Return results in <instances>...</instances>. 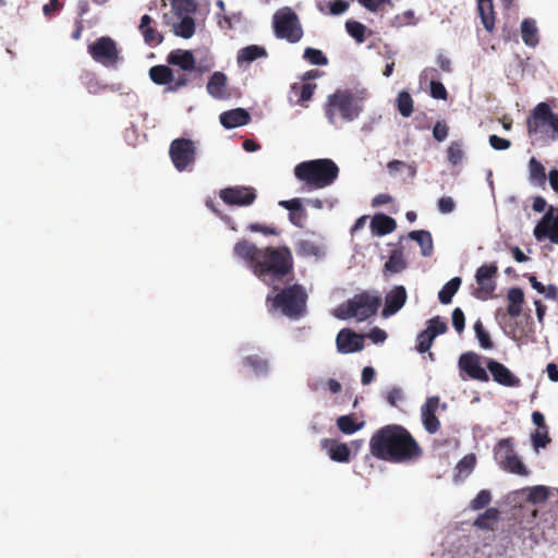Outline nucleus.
I'll list each match as a JSON object with an SVG mask.
<instances>
[{"instance_id": "f257e3e1", "label": "nucleus", "mask_w": 558, "mask_h": 558, "mask_svg": "<svg viewBox=\"0 0 558 558\" xmlns=\"http://www.w3.org/2000/svg\"><path fill=\"white\" fill-rule=\"evenodd\" d=\"M233 253L247 263L253 274L267 284L282 281L293 274V257L287 246L258 248L247 240H240Z\"/></svg>"}, {"instance_id": "f03ea898", "label": "nucleus", "mask_w": 558, "mask_h": 558, "mask_svg": "<svg viewBox=\"0 0 558 558\" xmlns=\"http://www.w3.org/2000/svg\"><path fill=\"white\" fill-rule=\"evenodd\" d=\"M369 452L378 460L407 463L418 460L423 450L411 433L398 424L377 429L369 439Z\"/></svg>"}, {"instance_id": "7ed1b4c3", "label": "nucleus", "mask_w": 558, "mask_h": 558, "mask_svg": "<svg viewBox=\"0 0 558 558\" xmlns=\"http://www.w3.org/2000/svg\"><path fill=\"white\" fill-rule=\"evenodd\" d=\"M339 171L332 159L322 158L300 162L294 168V175L303 183V190L310 192L332 185Z\"/></svg>"}, {"instance_id": "20e7f679", "label": "nucleus", "mask_w": 558, "mask_h": 558, "mask_svg": "<svg viewBox=\"0 0 558 558\" xmlns=\"http://www.w3.org/2000/svg\"><path fill=\"white\" fill-rule=\"evenodd\" d=\"M277 290V288H274ZM307 293L302 284L294 283L282 289H278L275 295L266 296L268 312H279L283 316L299 320L307 313Z\"/></svg>"}, {"instance_id": "39448f33", "label": "nucleus", "mask_w": 558, "mask_h": 558, "mask_svg": "<svg viewBox=\"0 0 558 558\" xmlns=\"http://www.w3.org/2000/svg\"><path fill=\"white\" fill-rule=\"evenodd\" d=\"M363 111V100L349 89H337L327 98L325 114L331 124L352 122Z\"/></svg>"}, {"instance_id": "423d86ee", "label": "nucleus", "mask_w": 558, "mask_h": 558, "mask_svg": "<svg viewBox=\"0 0 558 558\" xmlns=\"http://www.w3.org/2000/svg\"><path fill=\"white\" fill-rule=\"evenodd\" d=\"M379 305L380 299L378 296L362 292L341 303L333 311V315L339 319L356 318L363 322L375 315Z\"/></svg>"}, {"instance_id": "0eeeda50", "label": "nucleus", "mask_w": 558, "mask_h": 558, "mask_svg": "<svg viewBox=\"0 0 558 558\" xmlns=\"http://www.w3.org/2000/svg\"><path fill=\"white\" fill-rule=\"evenodd\" d=\"M526 128L530 136L548 135L551 140H556L558 138V114L551 111L547 102H539L527 117Z\"/></svg>"}, {"instance_id": "6e6552de", "label": "nucleus", "mask_w": 558, "mask_h": 558, "mask_svg": "<svg viewBox=\"0 0 558 558\" xmlns=\"http://www.w3.org/2000/svg\"><path fill=\"white\" fill-rule=\"evenodd\" d=\"M514 447L515 442L512 437L499 439L493 450L494 460L501 470L508 473L527 476L530 472L518 456Z\"/></svg>"}, {"instance_id": "1a4fd4ad", "label": "nucleus", "mask_w": 558, "mask_h": 558, "mask_svg": "<svg viewBox=\"0 0 558 558\" xmlns=\"http://www.w3.org/2000/svg\"><path fill=\"white\" fill-rule=\"evenodd\" d=\"M275 36L290 44L299 43L303 37V28L298 14L289 7H283L272 16Z\"/></svg>"}, {"instance_id": "9d476101", "label": "nucleus", "mask_w": 558, "mask_h": 558, "mask_svg": "<svg viewBox=\"0 0 558 558\" xmlns=\"http://www.w3.org/2000/svg\"><path fill=\"white\" fill-rule=\"evenodd\" d=\"M169 155L174 168L182 172L194 165L196 160V147L194 142L189 138H175L169 147Z\"/></svg>"}, {"instance_id": "9b49d317", "label": "nucleus", "mask_w": 558, "mask_h": 558, "mask_svg": "<svg viewBox=\"0 0 558 558\" xmlns=\"http://www.w3.org/2000/svg\"><path fill=\"white\" fill-rule=\"evenodd\" d=\"M497 275L498 266L496 263L480 266L475 274L476 288L474 289L473 295L483 301L493 298L496 290Z\"/></svg>"}, {"instance_id": "f8f14e48", "label": "nucleus", "mask_w": 558, "mask_h": 558, "mask_svg": "<svg viewBox=\"0 0 558 558\" xmlns=\"http://www.w3.org/2000/svg\"><path fill=\"white\" fill-rule=\"evenodd\" d=\"M92 58L106 66L113 65L119 59V51L113 39L100 37L88 46Z\"/></svg>"}, {"instance_id": "ddd939ff", "label": "nucleus", "mask_w": 558, "mask_h": 558, "mask_svg": "<svg viewBox=\"0 0 558 558\" xmlns=\"http://www.w3.org/2000/svg\"><path fill=\"white\" fill-rule=\"evenodd\" d=\"M533 233L538 241L549 239L553 243L558 244V207L549 206L535 226Z\"/></svg>"}, {"instance_id": "4468645a", "label": "nucleus", "mask_w": 558, "mask_h": 558, "mask_svg": "<svg viewBox=\"0 0 558 558\" xmlns=\"http://www.w3.org/2000/svg\"><path fill=\"white\" fill-rule=\"evenodd\" d=\"M458 366L461 372H464L471 379L487 383L489 375L481 364V355L475 352H466L460 355Z\"/></svg>"}, {"instance_id": "2eb2a0df", "label": "nucleus", "mask_w": 558, "mask_h": 558, "mask_svg": "<svg viewBox=\"0 0 558 558\" xmlns=\"http://www.w3.org/2000/svg\"><path fill=\"white\" fill-rule=\"evenodd\" d=\"M219 196L228 205L250 206L256 199V191L250 186L238 185L222 189Z\"/></svg>"}, {"instance_id": "dca6fc26", "label": "nucleus", "mask_w": 558, "mask_h": 558, "mask_svg": "<svg viewBox=\"0 0 558 558\" xmlns=\"http://www.w3.org/2000/svg\"><path fill=\"white\" fill-rule=\"evenodd\" d=\"M486 367L492 375V378L497 384L505 386V387H519L521 384V380L519 377H517L507 366H505L502 363L493 360L487 359L486 360Z\"/></svg>"}, {"instance_id": "f3484780", "label": "nucleus", "mask_w": 558, "mask_h": 558, "mask_svg": "<svg viewBox=\"0 0 558 558\" xmlns=\"http://www.w3.org/2000/svg\"><path fill=\"white\" fill-rule=\"evenodd\" d=\"M336 344L340 353L357 352L364 348V337L351 329L344 328L338 332Z\"/></svg>"}, {"instance_id": "a211bd4d", "label": "nucleus", "mask_w": 558, "mask_h": 558, "mask_svg": "<svg viewBox=\"0 0 558 558\" xmlns=\"http://www.w3.org/2000/svg\"><path fill=\"white\" fill-rule=\"evenodd\" d=\"M439 407L438 397H429L421 409L422 422L425 430L428 434H435L440 428V421L436 416V411Z\"/></svg>"}, {"instance_id": "6ab92c4d", "label": "nucleus", "mask_w": 558, "mask_h": 558, "mask_svg": "<svg viewBox=\"0 0 558 558\" xmlns=\"http://www.w3.org/2000/svg\"><path fill=\"white\" fill-rule=\"evenodd\" d=\"M408 299L407 290L403 286H395L385 298V306L383 316L389 317L399 312L405 304Z\"/></svg>"}, {"instance_id": "aec40b11", "label": "nucleus", "mask_w": 558, "mask_h": 558, "mask_svg": "<svg viewBox=\"0 0 558 558\" xmlns=\"http://www.w3.org/2000/svg\"><path fill=\"white\" fill-rule=\"evenodd\" d=\"M322 449L327 452L329 458L339 463H348L351 460V450L344 442L336 439L324 438L320 441Z\"/></svg>"}, {"instance_id": "412c9836", "label": "nucleus", "mask_w": 558, "mask_h": 558, "mask_svg": "<svg viewBox=\"0 0 558 558\" xmlns=\"http://www.w3.org/2000/svg\"><path fill=\"white\" fill-rule=\"evenodd\" d=\"M167 62L173 66H178L181 71H197L202 73V69L197 68L196 59L191 50L175 49L167 56Z\"/></svg>"}, {"instance_id": "4be33fe9", "label": "nucleus", "mask_w": 558, "mask_h": 558, "mask_svg": "<svg viewBox=\"0 0 558 558\" xmlns=\"http://www.w3.org/2000/svg\"><path fill=\"white\" fill-rule=\"evenodd\" d=\"M153 19L148 14L141 17L138 31L144 38V43L149 47H156L163 40V35L153 25Z\"/></svg>"}, {"instance_id": "5701e85b", "label": "nucleus", "mask_w": 558, "mask_h": 558, "mask_svg": "<svg viewBox=\"0 0 558 558\" xmlns=\"http://www.w3.org/2000/svg\"><path fill=\"white\" fill-rule=\"evenodd\" d=\"M219 120L226 129H234L246 125L251 121V116L245 109L236 108L222 112Z\"/></svg>"}, {"instance_id": "b1692460", "label": "nucleus", "mask_w": 558, "mask_h": 558, "mask_svg": "<svg viewBox=\"0 0 558 558\" xmlns=\"http://www.w3.org/2000/svg\"><path fill=\"white\" fill-rule=\"evenodd\" d=\"M507 313L502 314L501 317L505 318L507 315L513 318L519 317L522 313L524 304L523 290L519 287L510 288L507 292Z\"/></svg>"}, {"instance_id": "393cba45", "label": "nucleus", "mask_w": 558, "mask_h": 558, "mask_svg": "<svg viewBox=\"0 0 558 558\" xmlns=\"http://www.w3.org/2000/svg\"><path fill=\"white\" fill-rule=\"evenodd\" d=\"M408 264L403 255L402 247H397L391 251L388 260L384 265V275L392 276L402 272Z\"/></svg>"}, {"instance_id": "a878e982", "label": "nucleus", "mask_w": 558, "mask_h": 558, "mask_svg": "<svg viewBox=\"0 0 558 558\" xmlns=\"http://www.w3.org/2000/svg\"><path fill=\"white\" fill-rule=\"evenodd\" d=\"M477 12L484 28L492 33L495 28V10L493 0H477Z\"/></svg>"}, {"instance_id": "bb28decb", "label": "nucleus", "mask_w": 558, "mask_h": 558, "mask_svg": "<svg viewBox=\"0 0 558 558\" xmlns=\"http://www.w3.org/2000/svg\"><path fill=\"white\" fill-rule=\"evenodd\" d=\"M371 228L375 234L386 235L396 230L397 222L390 216L385 214H377L371 221Z\"/></svg>"}, {"instance_id": "cd10ccee", "label": "nucleus", "mask_w": 558, "mask_h": 558, "mask_svg": "<svg viewBox=\"0 0 558 558\" xmlns=\"http://www.w3.org/2000/svg\"><path fill=\"white\" fill-rule=\"evenodd\" d=\"M408 236L417 242L421 247V254L425 257H429L434 253V242L429 231L427 230H414L411 231Z\"/></svg>"}, {"instance_id": "c85d7f7f", "label": "nucleus", "mask_w": 558, "mask_h": 558, "mask_svg": "<svg viewBox=\"0 0 558 558\" xmlns=\"http://www.w3.org/2000/svg\"><path fill=\"white\" fill-rule=\"evenodd\" d=\"M227 75L222 72H215L207 83V92L210 96L221 99L226 96Z\"/></svg>"}, {"instance_id": "c756f323", "label": "nucleus", "mask_w": 558, "mask_h": 558, "mask_svg": "<svg viewBox=\"0 0 558 558\" xmlns=\"http://www.w3.org/2000/svg\"><path fill=\"white\" fill-rule=\"evenodd\" d=\"M529 180L532 184L539 187H544L546 184L545 167L535 157H532L529 161Z\"/></svg>"}, {"instance_id": "7c9ffc66", "label": "nucleus", "mask_w": 558, "mask_h": 558, "mask_svg": "<svg viewBox=\"0 0 558 558\" xmlns=\"http://www.w3.org/2000/svg\"><path fill=\"white\" fill-rule=\"evenodd\" d=\"M521 36L523 43L529 47H535L538 44V29L532 19H524L521 23Z\"/></svg>"}, {"instance_id": "2f4dec72", "label": "nucleus", "mask_w": 558, "mask_h": 558, "mask_svg": "<svg viewBox=\"0 0 558 558\" xmlns=\"http://www.w3.org/2000/svg\"><path fill=\"white\" fill-rule=\"evenodd\" d=\"M149 77L157 85H170L173 81V70L168 65H154L149 69Z\"/></svg>"}, {"instance_id": "473e14b6", "label": "nucleus", "mask_w": 558, "mask_h": 558, "mask_svg": "<svg viewBox=\"0 0 558 558\" xmlns=\"http://www.w3.org/2000/svg\"><path fill=\"white\" fill-rule=\"evenodd\" d=\"M267 51L264 47L257 45H250L242 48L238 53V63H251L259 58L266 57Z\"/></svg>"}, {"instance_id": "72a5a7b5", "label": "nucleus", "mask_w": 558, "mask_h": 558, "mask_svg": "<svg viewBox=\"0 0 558 558\" xmlns=\"http://www.w3.org/2000/svg\"><path fill=\"white\" fill-rule=\"evenodd\" d=\"M242 364L252 368L256 376H265L269 371L268 361L257 354L245 356Z\"/></svg>"}, {"instance_id": "f704fd0d", "label": "nucleus", "mask_w": 558, "mask_h": 558, "mask_svg": "<svg viewBox=\"0 0 558 558\" xmlns=\"http://www.w3.org/2000/svg\"><path fill=\"white\" fill-rule=\"evenodd\" d=\"M499 510L496 508H488L484 513L480 514L474 525L482 530H489L498 522Z\"/></svg>"}, {"instance_id": "c9c22d12", "label": "nucleus", "mask_w": 558, "mask_h": 558, "mask_svg": "<svg viewBox=\"0 0 558 558\" xmlns=\"http://www.w3.org/2000/svg\"><path fill=\"white\" fill-rule=\"evenodd\" d=\"M461 282L460 277L450 279L438 293L439 302L441 304H449L452 301L453 295L459 290Z\"/></svg>"}, {"instance_id": "e433bc0d", "label": "nucleus", "mask_w": 558, "mask_h": 558, "mask_svg": "<svg viewBox=\"0 0 558 558\" xmlns=\"http://www.w3.org/2000/svg\"><path fill=\"white\" fill-rule=\"evenodd\" d=\"M173 32L177 36L189 39L195 33V21L192 16L185 15L182 20L173 25Z\"/></svg>"}, {"instance_id": "4c0bfd02", "label": "nucleus", "mask_w": 558, "mask_h": 558, "mask_svg": "<svg viewBox=\"0 0 558 558\" xmlns=\"http://www.w3.org/2000/svg\"><path fill=\"white\" fill-rule=\"evenodd\" d=\"M364 422H356L355 417L351 415H341L337 418V426L343 434L351 435L360 430Z\"/></svg>"}, {"instance_id": "58836bf2", "label": "nucleus", "mask_w": 558, "mask_h": 558, "mask_svg": "<svg viewBox=\"0 0 558 558\" xmlns=\"http://www.w3.org/2000/svg\"><path fill=\"white\" fill-rule=\"evenodd\" d=\"M413 104H414L413 98L410 95V93H408L407 90H401L398 94L397 108H398L399 113L402 117L409 118L413 113V110H414Z\"/></svg>"}, {"instance_id": "ea45409f", "label": "nucleus", "mask_w": 558, "mask_h": 558, "mask_svg": "<svg viewBox=\"0 0 558 558\" xmlns=\"http://www.w3.org/2000/svg\"><path fill=\"white\" fill-rule=\"evenodd\" d=\"M195 71H174L173 70V81L168 86V90L177 92L181 89L182 87H185L190 84L192 81V73Z\"/></svg>"}, {"instance_id": "a19ab883", "label": "nucleus", "mask_w": 558, "mask_h": 558, "mask_svg": "<svg viewBox=\"0 0 558 558\" xmlns=\"http://www.w3.org/2000/svg\"><path fill=\"white\" fill-rule=\"evenodd\" d=\"M345 29L348 34L353 37L359 44L365 41L367 28L364 24L357 21H347Z\"/></svg>"}, {"instance_id": "79ce46f5", "label": "nucleus", "mask_w": 558, "mask_h": 558, "mask_svg": "<svg viewBox=\"0 0 558 558\" xmlns=\"http://www.w3.org/2000/svg\"><path fill=\"white\" fill-rule=\"evenodd\" d=\"M298 255L303 257L319 256L320 247L310 240H301L295 245Z\"/></svg>"}, {"instance_id": "37998d69", "label": "nucleus", "mask_w": 558, "mask_h": 558, "mask_svg": "<svg viewBox=\"0 0 558 558\" xmlns=\"http://www.w3.org/2000/svg\"><path fill=\"white\" fill-rule=\"evenodd\" d=\"M475 336L480 342L481 348L490 350L494 348V342L490 339L489 332L485 330L481 319H477L474 324Z\"/></svg>"}, {"instance_id": "c03bdc74", "label": "nucleus", "mask_w": 558, "mask_h": 558, "mask_svg": "<svg viewBox=\"0 0 558 558\" xmlns=\"http://www.w3.org/2000/svg\"><path fill=\"white\" fill-rule=\"evenodd\" d=\"M531 440L535 451H538L542 448H546V446L550 442L547 428H539L534 430L531 434Z\"/></svg>"}, {"instance_id": "a18cd8bd", "label": "nucleus", "mask_w": 558, "mask_h": 558, "mask_svg": "<svg viewBox=\"0 0 558 558\" xmlns=\"http://www.w3.org/2000/svg\"><path fill=\"white\" fill-rule=\"evenodd\" d=\"M464 158V151L462 144L459 142H452L447 149L448 162L452 166L459 165Z\"/></svg>"}, {"instance_id": "49530a36", "label": "nucleus", "mask_w": 558, "mask_h": 558, "mask_svg": "<svg viewBox=\"0 0 558 558\" xmlns=\"http://www.w3.org/2000/svg\"><path fill=\"white\" fill-rule=\"evenodd\" d=\"M303 58L315 65H326L328 63V59L323 51L312 47L304 50Z\"/></svg>"}, {"instance_id": "de8ad7c7", "label": "nucleus", "mask_w": 558, "mask_h": 558, "mask_svg": "<svg viewBox=\"0 0 558 558\" xmlns=\"http://www.w3.org/2000/svg\"><path fill=\"white\" fill-rule=\"evenodd\" d=\"M425 330L436 338L447 332L448 326L439 316H435L427 322V328Z\"/></svg>"}, {"instance_id": "09e8293b", "label": "nucleus", "mask_w": 558, "mask_h": 558, "mask_svg": "<svg viewBox=\"0 0 558 558\" xmlns=\"http://www.w3.org/2000/svg\"><path fill=\"white\" fill-rule=\"evenodd\" d=\"M434 340L435 337L430 335L427 330L421 331L416 337V350L420 353L428 352L430 347L433 345Z\"/></svg>"}, {"instance_id": "8fccbe9b", "label": "nucleus", "mask_w": 558, "mask_h": 558, "mask_svg": "<svg viewBox=\"0 0 558 558\" xmlns=\"http://www.w3.org/2000/svg\"><path fill=\"white\" fill-rule=\"evenodd\" d=\"M492 500L490 492L487 489H482L478 492L476 497L471 501L470 508L472 510H481L485 508Z\"/></svg>"}, {"instance_id": "3c124183", "label": "nucleus", "mask_w": 558, "mask_h": 558, "mask_svg": "<svg viewBox=\"0 0 558 558\" xmlns=\"http://www.w3.org/2000/svg\"><path fill=\"white\" fill-rule=\"evenodd\" d=\"M173 9L179 15L183 13L189 15L196 11V2L194 0H174Z\"/></svg>"}, {"instance_id": "603ef678", "label": "nucleus", "mask_w": 558, "mask_h": 558, "mask_svg": "<svg viewBox=\"0 0 558 558\" xmlns=\"http://www.w3.org/2000/svg\"><path fill=\"white\" fill-rule=\"evenodd\" d=\"M315 88H316V85L312 84V83H305V84H302V85L294 84L292 86V90H300V94H299L300 98H299V100L301 102L308 101L312 98Z\"/></svg>"}, {"instance_id": "864d4df0", "label": "nucleus", "mask_w": 558, "mask_h": 558, "mask_svg": "<svg viewBox=\"0 0 558 558\" xmlns=\"http://www.w3.org/2000/svg\"><path fill=\"white\" fill-rule=\"evenodd\" d=\"M548 498V490L544 486H535L530 493L527 499L533 504L544 502Z\"/></svg>"}, {"instance_id": "5fc2aeb1", "label": "nucleus", "mask_w": 558, "mask_h": 558, "mask_svg": "<svg viewBox=\"0 0 558 558\" xmlns=\"http://www.w3.org/2000/svg\"><path fill=\"white\" fill-rule=\"evenodd\" d=\"M247 230L251 232H259V233H263L264 235H278L279 234V231L276 227L264 226V225H260L257 222L250 223L247 226Z\"/></svg>"}, {"instance_id": "6e6d98bb", "label": "nucleus", "mask_w": 558, "mask_h": 558, "mask_svg": "<svg viewBox=\"0 0 558 558\" xmlns=\"http://www.w3.org/2000/svg\"><path fill=\"white\" fill-rule=\"evenodd\" d=\"M430 96L435 99H441V100L447 99L448 93L441 82H438V81L430 82Z\"/></svg>"}, {"instance_id": "4d7b16f0", "label": "nucleus", "mask_w": 558, "mask_h": 558, "mask_svg": "<svg viewBox=\"0 0 558 558\" xmlns=\"http://www.w3.org/2000/svg\"><path fill=\"white\" fill-rule=\"evenodd\" d=\"M452 325L458 333H461L464 330L465 317L460 307L454 308L452 312Z\"/></svg>"}, {"instance_id": "13d9d810", "label": "nucleus", "mask_w": 558, "mask_h": 558, "mask_svg": "<svg viewBox=\"0 0 558 558\" xmlns=\"http://www.w3.org/2000/svg\"><path fill=\"white\" fill-rule=\"evenodd\" d=\"M448 125L445 121H437L433 128V136L436 141L442 142L448 136Z\"/></svg>"}, {"instance_id": "bf43d9fd", "label": "nucleus", "mask_w": 558, "mask_h": 558, "mask_svg": "<svg viewBox=\"0 0 558 558\" xmlns=\"http://www.w3.org/2000/svg\"><path fill=\"white\" fill-rule=\"evenodd\" d=\"M306 218H307V213L303 208V206L301 207V209H298V210L289 214V220L291 221V223L299 228L303 227Z\"/></svg>"}, {"instance_id": "052dcab7", "label": "nucleus", "mask_w": 558, "mask_h": 558, "mask_svg": "<svg viewBox=\"0 0 558 558\" xmlns=\"http://www.w3.org/2000/svg\"><path fill=\"white\" fill-rule=\"evenodd\" d=\"M489 144L496 150H505L511 146V142L509 140L499 137L495 134L489 136Z\"/></svg>"}, {"instance_id": "680f3d73", "label": "nucleus", "mask_w": 558, "mask_h": 558, "mask_svg": "<svg viewBox=\"0 0 558 558\" xmlns=\"http://www.w3.org/2000/svg\"><path fill=\"white\" fill-rule=\"evenodd\" d=\"M456 203L449 196H442L438 201V209L441 214H450L454 210Z\"/></svg>"}, {"instance_id": "e2e57ef3", "label": "nucleus", "mask_w": 558, "mask_h": 558, "mask_svg": "<svg viewBox=\"0 0 558 558\" xmlns=\"http://www.w3.org/2000/svg\"><path fill=\"white\" fill-rule=\"evenodd\" d=\"M361 5L371 12H377L384 4H391V0H357Z\"/></svg>"}, {"instance_id": "0e129e2a", "label": "nucleus", "mask_w": 558, "mask_h": 558, "mask_svg": "<svg viewBox=\"0 0 558 558\" xmlns=\"http://www.w3.org/2000/svg\"><path fill=\"white\" fill-rule=\"evenodd\" d=\"M403 399V392L400 388L395 387L388 391L387 401L390 405L397 407L398 402Z\"/></svg>"}, {"instance_id": "69168bd1", "label": "nucleus", "mask_w": 558, "mask_h": 558, "mask_svg": "<svg viewBox=\"0 0 558 558\" xmlns=\"http://www.w3.org/2000/svg\"><path fill=\"white\" fill-rule=\"evenodd\" d=\"M349 9V3L343 0H335L330 3V13L332 15H339L344 13Z\"/></svg>"}, {"instance_id": "338daca9", "label": "nucleus", "mask_w": 558, "mask_h": 558, "mask_svg": "<svg viewBox=\"0 0 558 558\" xmlns=\"http://www.w3.org/2000/svg\"><path fill=\"white\" fill-rule=\"evenodd\" d=\"M368 338L374 342V343H380V342H384L387 338V333L385 330L378 328V327H375L373 328L369 333H368Z\"/></svg>"}, {"instance_id": "774afa93", "label": "nucleus", "mask_w": 558, "mask_h": 558, "mask_svg": "<svg viewBox=\"0 0 558 558\" xmlns=\"http://www.w3.org/2000/svg\"><path fill=\"white\" fill-rule=\"evenodd\" d=\"M279 205L286 209H288L290 213H293L298 209H301L302 203L300 198H292L289 201H281L279 202Z\"/></svg>"}]
</instances>
